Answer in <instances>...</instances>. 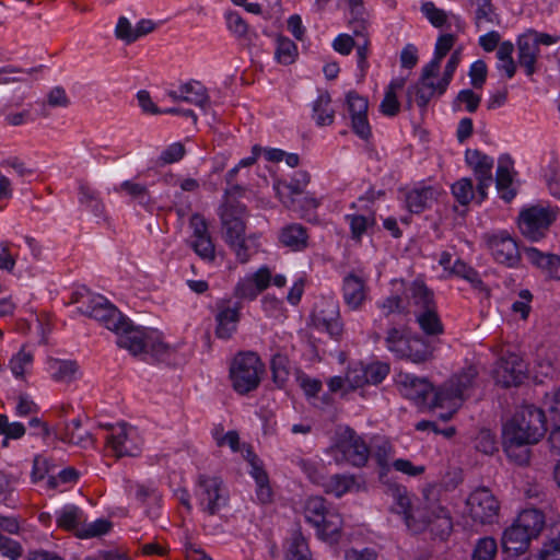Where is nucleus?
<instances>
[{
    "instance_id": "nucleus-30",
    "label": "nucleus",
    "mask_w": 560,
    "mask_h": 560,
    "mask_svg": "<svg viewBox=\"0 0 560 560\" xmlns=\"http://www.w3.org/2000/svg\"><path fill=\"white\" fill-rule=\"evenodd\" d=\"M515 523L536 538L545 526V515L537 509H526L518 514Z\"/></svg>"
},
{
    "instance_id": "nucleus-45",
    "label": "nucleus",
    "mask_w": 560,
    "mask_h": 560,
    "mask_svg": "<svg viewBox=\"0 0 560 560\" xmlns=\"http://www.w3.org/2000/svg\"><path fill=\"white\" fill-rule=\"evenodd\" d=\"M475 448L486 455L498 452V442L493 432L481 429L475 438Z\"/></svg>"
},
{
    "instance_id": "nucleus-9",
    "label": "nucleus",
    "mask_w": 560,
    "mask_h": 560,
    "mask_svg": "<svg viewBox=\"0 0 560 560\" xmlns=\"http://www.w3.org/2000/svg\"><path fill=\"white\" fill-rule=\"evenodd\" d=\"M468 513L475 523L492 525L500 516V502L487 487L474 490L466 501Z\"/></svg>"
},
{
    "instance_id": "nucleus-29",
    "label": "nucleus",
    "mask_w": 560,
    "mask_h": 560,
    "mask_svg": "<svg viewBox=\"0 0 560 560\" xmlns=\"http://www.w3.org/2000/svg\"><path fill=\"white\" fill-rule=\"evenodd\" d=\"M60 440L81 447H88L94 444L93 436L82 429L79 419H74L66 424L63 432L60 433Z\"/></svg>"
},
{
    "instance_id": "nucleus-2",
    "label": "nucleus",
    "mask_w": 560,
    "mask_h": 560,
    "mask_svg": "<svg viewBox=\"0 0 560 560\" xmlns=\"http://www.w3.org/2000/svg\"><path fill=\"white\" fill-rule=\"evenodd\" d=\"M395 503L393 510L404 515L409 529L415 533L430 529L441 539H445L452 532L453 522L448 511L436 500L425 497V500L417 508L411 506L410 498L405 489L396 488L393 491Z\"/></svg>"
},
{
    "instance_id": "nucleus-39",
    "label": "nucleus",
    "mask_w": 560,
    "mask_h": 560,
    "mask_svg": "<svg viewBox=\"0 0 560 560\" xmlns=\"http://www.w3.org/2000/svg\"><path fill=\"white\" fill-rule=\"evenodd\" d=\"M410 299L412 303L419 307V312L436 308L432 291H430L423 283L418 281L413 282L410 287Z\"/></svg>"
},
{
    "instance_id": "nucleus-3",
    "label": "nucleus",
    "mask_w": 560,
    "mask_h": 560,
    "mask_svg": "<svg viewBox=\"0 0 560 560\" xmlns=\"http://www.w3.org/2000/svg\"><path fill=\"white\" fill-rule=\"evenodd\" d=\"M478 369L475 365H468L451 377L434 394L435 407H446L451 409L447 416L441 415L443 420H448L460 406L462 401L469 396L470 390L476 385Z\"/></svg>"
},
{
    "instance_id": "nucleus-48",
    "label": "nucleus",
    "mask_w": 560,
    "mask_h": 560,
    "mask_svg": "<svg viewBox=\"0 0 560 560\" xmlns=\"http://www.w3.org/2000/svg\"><path fill=\"white\" fill-rule=\"evenodd\" d=\"M3 434L5 438L2 442V446H8V439H20L25 434V428L20 422L10 423L5 415H0V435Z\"/></svg>"
},
{
    "instance_id": "nucleus-53",
    "label": "nucleus",
    "mask_w": 560,
    "mask_h": 560,
    "mask_svg": "<svg viewBox=\"0 0 560 560\" xmlns=\"http://www.w3.org/2000/svg\"><path fill=\"white\" fill-rule=\"evenodd\" d=\"M451 273L462 277L469 281L475 288L482 287V280L480 279L478 272L471 267L467 266L462 260H456L451 268Z\"/></svg>"
},
{
    "instance_id": "nucleus-1",
    "label": "nucleus",
    "mask_w": 560,
    "mask_h": 560,
    "mask_svg": "<svg viewBox=\"0 0 560 560\" xmlns=\"http://www.w3.org/2000/svg\"><path fill=\"white\" fill-rule=\"evenodd\" d=\"M545 410L534 405L521 406L502 430L503 448L517 465L529 463V445L536 444L547 431Z\"/></svg>"
},
{
    "instance_id": "nucleus-28",
    "label": "nucleus",
    "mask_w": 560,
    "mask_h": 560,
    "mask_svg": "<svg viewBox=\"0 0 560 560\" xmlns=\"http://www.w3.org/2000/svg\"><path fill=\"white\" fill-rule=\"evenodd\" d=\"M406 85L405 78L394 79L385 91L384 98L380 105V110L383 115L394 117L398 115L400 110V103L397 97V93L401 91Z\"/></svg>"
},
{
    "instance_id": "nucleus-64",
    "label": "nucleus",
    "mask_w": 560,
    "mask_h": 560,
    "mask_svg": "<svg viewBox=\"0 0 560 560\" xmlns=\"http://www.w3.org/2000/svg\"><path fill=\"white\" fill-rule=\"evenodd\" d=\"M540 560H560V538H553L546 542L540 550Z\"/></svg>"
},
{
    "instance_id": "nucleus-17",
    "label": "nucleus",
    "mask_w": 560,
    "mask_h": 560,
    "mask_svg": "<svg viewBox=\"0 0 560 560\" xmlns=\"http://www.w3.org/2000/svg\"><path fill=\"white\" fill-rule=\"evenodd\" d=\"M117 335V345L127 349L132 355L143 353L149 348V339L143 329L133 327L125 318L121 327L114 330Z\"/></svg>"
},
{
    "instance_id": "nucleus-40",
    "label": "nucleus",
    "mask_w": 560,
    "mask_h": 560,
    "mask_svg": "<svg viewBox=\"0 0 560 560\" xmlns=\"http://www.w3.org/2000/svg\"><path fill=\"white\" fill-rule=\"evenodd\" d=\"M330 95L328 92L322 93L314 103V113L319 126L331 125L335 112L330 108Z\"/></svg>"
},
{
    "instance_id": "nucleus-12",
    "label": "nucleus",
    "mask_w": 560,
    "mask_h": 560,
    "mask_svg": "<svg viewBox=\"0 0 560 560\" xmlns=\"http://www.w3.org/2000/svg\"><path fill=\"white\" fill-rule=\"evenodd\" d=\"M526 366L523 359L516 353H506L500 358L493 376L497 384L503 387L517 386L525 380Z\"/></svg>"
},
{
    "instance_id": "nucleus-25",
    "label": "nucleus",
    "mask_w": 560,
    "mask_h": 560,
    "mask_svg": "<svg viewBox=\"0 0 560 560\" xmlns=\"http://www.w3.org/2000/svg\"><path fill=\"white\" fill-rule=\"evenodd\" d=\"M432 355L433 348L425 339L417 335H410L399 359H406L413 363H422L430 360Z\"/></svg>"
},
{
    "instance_id": "nucleus-15",
    "label": "nucleus",
    "mask_w": 560,
    "mask_h": 560,
    "mask_svg": "<svg viewBox=\"0 0 560 560\" xmlns=\"http://www.w3.org/2000/svg\"><path fill=\"white\" fill-rule=\"evenodd\" d=\"M487 244L498 262L508 267H516L521 261L518 246L510 235H491L488 237Z\"/></svg>"
},
{
    "instance_id": "nucleus-20",
    "label": "nucleus",
    "mask_w": 560,
    "mask_h": 560,
    "mask_svg": "<svg viewBox=\"0 0 560 560\" xmlns=\"http://www.w3.org/2000/svg\"><path fill=\"white\" fill-rule=\"evenodd\" d=\"M397 384L400 393L408 399L425 402L432 394L431 384L424 380L409 374H400Z\"/></svg>"
},
{
    "instance_id": "nucleus-14",
    "label": "nucleus",
    "mask_w": 560,
    "mask_h": 560,
    "mask_svg": "<svg viewBox=\"0 0 560 560\" xmlns=\"http://www.w3.org/2000/svg\"><path fill=\"white\" fill-rule=\"evenodd\" d=\"M467 164L472 168L476 179L478 180L477 191L480 200L487 196L486 189L492 183L493 161L479 150L468 149L465 153Z\"/></svg>"
},
{
    "instance_id": "nucleus-4",
    "label": "nucleus",
    "mask_w": 560,
    "mask_h": 560,
    "mask_svg": "<svg viewBox=\"0 0 560 560\" xmlns=\"http://www.w3.org/2000/svg\"><path fill=\"white\" fill-rule=\"evenodd\" d=\"M264 373L265 364L254 352L237 353L230 365L232 387L241 395H246L257 389Z\"/></svg>"
},
{
    "instance_id": "nucleus-52",
    "label": "nucleus",
    "mask_w": 560,
    "mask_h": 560,
    "mask_svg": "<svg viewBox=\"0 0 560 560\" xmlns=\"http://www.w3.org/2000/svg\"><path fill=\"white\" fill-rule=\"evenodd\" d=\"M347 220L350 223L352 238L358 241L368 231L369 226H372L375 223L373 217H364L359 214L347 215Z\"/></svg>"
},
{
    "instance_id": "nucleus-18",
    "label": "nucleus",
    "mask_w": 560,
    "mask_h": 560,
    "mask_svg": "<svg viewBox=\"0 0 560 560\" xmlns=\"http://www.w3.org/2000/svg\"><path fill=\"white\" fill-rule=\"evenodd\" d=\"M310 183L307 172L298 171L289 183L283 182L278 185V196L285 208L295 210L296 197H300Z\"/></svg>"
},
{
    "instance_id": "nucleus-11",
    "label": "nucleus",
    "mask_w": 560,
    "mask_h": 560,
    "mask_svg": "<svg viewBox=\"0 0 560 560\" xmlns=\"http://www.w3.org/2000/svg\"><path fill=\"white\" fill-rule=\"evenodd\" d=\"M197 486V497L203 511L209 515H215L221 505L228 501V497L223 493V481L219 477L200 475Z\"/></svg>"
},
{
    "instance_id": "nucleus-36",
    "label": "nucleus",
    "mask_w": 560,
    "mask_h": 560,
    "mask_svg": "<svg viewBox=\"0 0 560 560\" xmlns=\"http://www.w3.org/2000/svg\"><path fill=\"white\" fill-rule=\"evenodd\" d=\"M410 331L407 327H393L386 332L385 343L387 349L399 358L402 349L407 345V340L410 337Z\"/></svg>"
},
{
    "instance_id": "nucleus-38",
    "label": "nucleus",
    "mask_w": 560,
    "mask_h": 560,
    "mask_svg": "<svg viewBox=\"0 0 560 560\" xmlns=\"http://www.w3.org/2000/svg\"><path fill=\"white\" fill-rule=\"evenodd\" d=\"M272 381L278 387H284L290 376L289 358L282 353H276L270 362Z\"/></svg>"
},
{
    "instance_id": "nucleus-46",
    "label": "nucleus",
    "mask_w": 560,
    "mask_h": 560,
    "mask_svg": "<svg viewBox=\"0 0 560 560\" xmlns=\"http://www.w3.org/2000/svg\"><path fill=\"white\" fill-rule=\"evenodd\" d=\"M127 440V424H119L116 433L107 438V446H109L117 457L130 455L131 453L125 447Z\"/></svg>"
},
{
    "instance_id": "nucleus-59",
    "label": "nucleus",
    "mask_w": 560,
    "mask_h": 560,
    "mask_svg": "<svg viewBox=\"0 0 560 560\" xmlns=\"http://www.w3.org/2000/svg\"><path fill=\"white\" fill-rule=\"evenodd\" d=\"M364 369L366 372L368 384L374 385L381 383L389 372L388 365L380 362L364 365Z\"/></svg>"
},
{
    "instance_id": "nucleus-43",
    "label": "nucleus",
    "mask_w": 560,
    "mask_h": 560,
    "mask_svg": "<svg viewBox=\"0 0 560 560\" xmlns=\"http://www.w3.org/2000/svg\"><path fill=\"white\" fill-rule=\"evenodd\" d=\"M298 55L295 44L287 38L279 36L277 39L276 58L282 65H291Z\"/></svg>"
},
{
    "instance_id": "nucleus-49",
    "label": "nucleus",
    "mask_w": 560,
    "mask_h": 560,
    "mask_svg": "<svg viewBox=\"0 0 560 560\" xmlns=\"http://www.w3.org/2000/svg\"><path fill=\"white\" fill-rule=\"evenodd\" d=\"M452 192L455 199L463 206H467L474 198L472 180L462 178L452 186Z\"/></svg>"
},
{
    "instance_id": "nucleus-50",
    "label": "nucleus",
    "mask_w": 560,
    "mask_h": 560,
    "mask_svg": "<svg viewBox=\"0 0 560 560\" xmlns=\"http://www.w3.org/2000/svg\"><path fill=\"white\" fill-rule=\"evenodd\" d=\"M511 184L512 176L509 168L500 164L497 171V187L505 201H511L515 196L514 191L510 189Z\"/></svg>"
},
{
    "instance_id": "nucleus-32",
    "label": "nucleus",
    "mask_w": 560,
    "mask_h": 560,
    "mask_svg": "<svg viewBox=\"0 0 560 560\" xmlns=\"http://www.w3.org/2000/svg\"><path fill=\"white\" fill-rule=\"evenodd\" d=\"M471 5L476 7L475 22L477 27H483L491 24H499L500 19L495 12L491 0H471Z\"/></svg>"
},
{
    "instance_id": "nucleus-8",
    "label": "nucleus",
    "mask_w": 560,
    "mask_h": 560,
    "mask_svg": "<svg viewBox=\"0 0 560 560\" xmlns=\"http://www.w3.org/2000/svg\"><path fill=\"white\" fill-rule=\"evenodd\" d=\"M558 211L550 207L533 206L521 211L518 228L528 240L537 242L544 238L557 219Z\"/></svg>"
},
{
    "instance_id": "nucleus-22",
    "label": "nucleus",
    "mask_w": 560,
    "mask_h": 560,
    "mask_svg": "<svg viewBox=\"0 0 560 560\" xmlns=\"http://www.w3.org/2000/svg\"><path fill=\"white\" fill-rule=\"evenodd\" d=\"M240 305L231 307L226 303L218 305V313L215 315V335L218 338L229 339L236 330L240 320Z\"/></svg>"
},
{
    "instance_id": "nucleus-55",
    "label": "nucleus",
    "mask_w": 560,
    "mask_h": 560,
    "mask_svg": "<svg viewBox=\"0 0 560 560\" xmlns=\"http://www.w3.org/2000/svg\"><path fill=\"white\" fill-rule=\"evenodd\" d=\"M545 408L548 413L549 420L557 425L560 423V389L553 392L551 395L547 394L545 398Z\"/></svg>"
},
{
    "instance_id": "nucleus-5",
    "label": "nucleus",
    "mask_w": 560,
    "mask_h": 560,
    "mask_svg": "<svg viewBox=\"0 0 560 560\" xmlns=\"http://www.w3.org/2000/svg\"><path fill=\"white\" fill-rule=\"evenodd\" d=\"M71 303L78 304V311L102 322L109 330L121 327L125 316L103 296H94L90 291L83 290L72 294Z\"/></svg>"
},
{
    "instance_id": "nucleus-63",
    "label": "nucleus",
    "mask_w": 560,
    "mask_h": 560,
    "mask_svg": "<svg viewBox=\"0 0 560 560\" xmlns=\"http://www.w3.org/2000/svg\"><path fill=\"white\" fill-rule=\"evenodd\" d=\"M456 102L464 104L469 113H475L480 105L481 96L472 90H463L457 94Z\"/></svg>"
},
{
    "instance_id": "nucleus-61",
    "label": "nucleus",
    "mask_w": 560,
    "mask_h": 560,
    "mask_svg": "<svg viewBox=\"0 0 560 560\" xmlns=\"http://www.w3.org/2000/svg\"><path fill=\"white\" fill-rule=\"evenodd\" d=\"M234 294L238 299L254 300L259 294L258 290L254 287V282L249 277L238 281L235 287Z\"/></svg>"
},
{
    "instance_id": "nucleus-37",
    "label": "nucleus",
    "mask_w": 560,
    "mask_h": 560,
    "mask_svg": "<svg viewBox=\"0 0 560 560\" xmlns=\"http://www.w3.org/2000/svg\"><path fill=\"white\" fill-rule=\"evenodd\" d=\"M417 322L425 335L438 336L443 334V324L438 315L436 308L419 312Z\"/></svg>"
},
{
    "instance_id": "nucleus-35",
    "label": "nucleus",
    "mask_w": 560,
    "mask_h": 560,
    "mask_svg": "<svg viewBox=\"0 0 560 560\" xmlns=\"http://www.w3.org/2000/svg\"><path fill=\"white\" fill-rule=\"evenodd\" d=\"M48 369L51 377L56 382H70L72 381L78 365L74 361H62L58 359H51L48 361Z\"/></svg>"
},
{
    "instance_id": "nucleus-51",
    "label": "nucleus",
    "mask_w": 560,
    "mask_h": 560,
    "mask_svg": "<svg viewBox=\"0 0 560 560\" xmlns=\"http://www.w3.org/2000/svg\"><path fill=\"white\" fill-rule=\"evenodd\" d=\"M346 383H347L348 389H350V390H354V389L368 384L364 364L357 363V364L350 366L346 374Z\"/></svg>"
},
{
    "instance_id": "nucleus-21",
    "label": "nucleus",
    "mask_w": 560,
    "mask_h": 560,
    "mask_svg": "<svg viewBox=\"0 0 560 560\" xmlns=\"http://www.w3.org/2000/svg\"><path fill=\"white\" fill-rule=\"evenodd\" d=\"M533 538H535L533 535H529L528 532H525L523 528L518 527V524L514 522V524L505 529L503 534V552L509 553L510 556H518L524 553Z\"/></svg>"
},
{
    "instance_id": "nucleus-54",
    "label": "nucleus",
    "mask_w": 560,
    "mask_h": 560,
    "mask_svg": "<svg viewBox=\"0 0 560 560\" xmlns=\"http://www.w3.org/2000/svg\"><path fill=\"white\" fill-rule=\"evenodd\" d=\"M460 59H462L460 50L459 49L454 50L446 63L443 77L440 80V94H443L446 91L450 82L452 81V78H453V74H454L456 68L460 62Z\"/></svg>"
},
{
    "instance_id": "nucleus-7",
    "label": "nucleus",
    "mask_w": 560,
    "mask_h": 560,
    "mask_svg": "<svg viewBox=\"0 0 560 560\" xmlns=\"http://www.w3.org/2000/svg\"><path fill=\"white\" fill-rule=\"evenodd\" d=\"M331 453L338 464H350L362 467L368 463L370 448L364 440L350 428H346L337 435Z\"/></svg>"
},
{
    "instance_id": "nucleus-24",
    "label": "nucleus",
    "mask_w": 560,
    "mask_h": 560,
    "mask_svg": "<svg viewBox=\"0 0 560 560\" xmlns=\"http://www.w3.org/2000/svg\"><path fill=\"white\" fill-rule=\"evenodd\" d=\"M168 96L174 101H183L199 107L209 103L207 90L199 82H187L179 86V91H170Z\"/></svg>"
},
{
    "instance_id": "nucleus-58",
    "label": "nucleus",
    "mask_w": 560,
    "mask_h": 560,
    "mask_svg": "<svg viewBox=\"0 0 560 560\" xmlns=\"http://www.w3.org/2000/svg\"><path fill=\"white\" fill-rule=\"evenodd\" d=\"M0 552L2 556L10 558V560H16L22 556L23 549L18 541L0 533Z\"/></svg>"
},
{
    "instance_id": "nucleus-33",
    "label": "nucleus",
    "mask_w": 560,
    "mask_h": 560,
    "mask_svg": "<svg viewBox=\"0 0 560 560\" xmlns=\"http://www.w3.org/2000/svg\"><path fill=\"white\" fill-rule=\"evenodd\" d=\"M435 192L433 187H422L411 190L406 197L409 210L415 213H420L429 206V202L435 198Z\"/></svg>"
},
{
    "instance_id": "nucleus-27",
    "label": "nucleus",
    "mask_w": 560,
    "mask_h": 560,
    "mask_svg": "<svg viewBox=\"0 0 560 560\" xmlns=\"http://www.w3.org/2000/svg\"><path fill=\"white\" fill-rule=\"evenodd\" d=\"M308 233L306 228L299 223H292L281 229L279 241L292 250H303L308 246Z\"/></svg>"
},
{
    "instance_id": "nucleus-42",
    "label": "nucleus",
    "mask_w": 560,
    "mask_h": 560,
    "mask_svg": "<svg viewBox=\"0 0 560 560\" xmlns=\"http://www.w3.org/2000/svg\"><path fill=\"white\" fill-rule=\"evenodd\" d=\"M250 241L252 237L244 234V236L226 241L225 243L235 253L237 260L241 264H245L249 260L250 256L255 252Z\"/></svg>"
},
{
    "instance_id": "nucleus-26",
    "label": "nucleus",
    "mask_w": 560,
    "mask_h": 560,
    "mask_svg": "<svg viewBox=\"0 0 560 560\" xmlns=\"http://www.w3.org/2000/svg\"><path fill=\"white\" fill-rule=\"evenodd\" d=\"M518 63L525 68L526 74L532 75L535 71V63L540 48L536 45V39L527 34L522 35L517 42Z\"/></svg>"
},
{
    "instance_id": "nucleus-23",
    "label": "nucleus",
    "mask_w": 560,
    "mask_h": 560,
    "mask_svg": "<svg viewBox=\"0 0 560 560\" xmlns=\"http://www.w3.org/2000/svg\"><path fill=\"white\" fill-rule=\"evenodd\" d=\"M527 260L541 269L549 278L560 280V256L546 254L535 247L524 249Z\"/></svg>"
},
{
    "instance_id": "nucleus-47",
    "label": "nucleus",
    "mask_w": 560,
    "mask_h": 560,
    "mask_svg": "<svg viewBox=\"0 0 560 560\" xmlns=\"http://www.w3.org/2000/svg\"><path fill=\"white\" fill-rule=\"evenodd\" d=\"M195 253L203 260L209 262L215 259V246L212 242L211 235L192 240L190 243Z\"/></svg>"
},
{
    "instance_id": "nucleus-41",
    "label": "nucleus",
    "mask_w": 560,
    "mask_h": 560,
    "mask_svg": "<svg viewBox=\"0 0 560 560\" xmlns=\"http://www.w3.org/2000/svg\"><path fill=\"white\" fill-rule=\"evenodd\" d=\"M455 44V36L452 34H444L439 37L434 58L429 62L425 67L429 68V71H438L440 72L441 61L448 54V51L453 48Z\"/></svg>"
},
{
    "instance_id": "nucleus-31",
    "label": "nucleus",
    "mask_w": 560,
    "mask_h": 560,
    "mask_svg": "<svg viewBox=\"0 0 560 560\" xmlns=\"http://www.w3.org/2000/svg\"><path fill=\"white\" fill-rule=\"evenodd\" d=\"M287 560H312L311 550L305 537L295 530L287 542Z\"/></svg>"
},
{
    "instance_id": "nucleus-56",
    "label": "nucleus",
    "mask_w": 560,
    "mask_h": 560,
    "mask_svg": "<svg viewBox=\"0 0 560 560\" xmlns=\"http://www.w3.org/2000/svg\"><path fill=\"white\" fill-rule=\"evenodd\" d=\"M348 109L351 117L362 116L368 114L369 103L368 100L355 92H349L347 95Z\"/></svg>"
},
{
    "instance_id": "nucleus-60",
    "label": "nucleus",
    "mask_w": 560,
    "mask_h": 560,
    "mask_svg": "<svg viewBox=\"0 0 560 560\" xmlns=\"http://www.w3.org/2000/svg\"><path fill=\"white\" fill-rule=\"evenodd\" d=\"M487 65L483 60L475 61L469 70V77L471 79V85L475 89H481L487 79Z\"/></svg>"
},
{
    "instance_id": "nucleus-6",
    "label": "nucleus",
    "mask_w": 560,
    "mask_h": 560,
    "mask_svg": "<svg viewBox=\"0 0 560 560\" xmlns=\"http://www.w3.org/2000/svg\"><path fill=\"white\" fill-rule=\"evenodd\" d=\"M304 516L310 524L317 528L322 538L337 540L342 528V518L339 513L326 506L324 498H308L304 504Z\"/></svg>"
},
{
    "instance_id": "nucleus-16",
    "label": "nucleus",
    "mask_w": 560,
    "mask_h": 560,
    "mask_svg": "<svg viewBox=\"0 0 560 560\" xmlns=\"http://www.w3.org/2000/svg\"><path fill=\"white\" fill-rule=\"evenodd\" d=\"M370 289L366 280L354 272L348 273L342 281V298L351 311H359L365 304Z\"/></svg>"
},
{
    "instance_id": "nucleus-62",
    "label": "nucleus",
    "mask_w": 560,
    "mask_h": 560,
    "mask_svg": "<svg viewBox=\"0 0 560 560\" xmlns=\"http://www.w3.org/2000/svg\"><path fill=\"white\" fill-rule=\"evenodd\" d=\"M80 513L75 506L65 510L57 521L58 526L66 530L74 529L79 523Z\"/></svg>"
},
{
    "instance_id": "nucleus-19",
    "label": "nucleus",
    "mask_w": 560,
    "mask_h": 560,
    "mask_svg": "<svg viewBox=\"0 0 560 560\" xmlns=\"http://www.w3.org/2000/svg\"><path fill=\"white\" fill-rule=\"evenodd\" d=\"M313 322L317 329L326 331L331 338L339 340L345 331V325L340 318L337 305L330 304L328 310H320L313 315Z\"/></svg>"
},
{
    "instance_id": "nucleus-57",
    "label": "nucleus",
    "mask_w": 560,
    "mask_h": 560,
    "mask_svg": "<svg viewBox=\"0 0 560 560\" xmlns=\"http://www.w3.org/2000/svg\"><path fill=\"white\" fill-rule=\"evenodd\" d=\"M421 10L435 27H442L447 21L445 11L436 8L433 2L423 3Z\"/></svg>"
},
{
    "instance_id": "nucleus-10",
    "label": "nucleus",
    "mask_w": 560,
    "mask_h": 560,
    "mask_svg": "<svg viewBox=\"0 0 560 560\" xmlns=\"http://www.w3.org/2000/svg\"><path fill=\"white\" fill-rule=\"evenodd\" d=\"M246 207L228 191L226 200L220 212L222 234L225 242L246 234Z\"/></svg>"
},
{
    "instance_id": "nucleus-34",
    "label": "nucleus",
    "mask_w": 560,
    "mask_h": 560,
    "mask_svg": "<svg viewBox=\"0 0 560 560\" xmlns=\"http://www.w3.org/2000/svg\"><path fill=\"white\" fill-rule=\"evenodd\" d=\"M354 485L355 479L353 476L337 474L330 476L322 486L324 487L325 492L340 498L345 493L349 492Z\"/></svg>"
},
{
    "instance_id": "nucleus-44",
    "label": "nucleus",
    "mask_w": 560,
    "mask_h": 560,
    "mask_svg": "<svg viewBox=\"0 0 560 560\" xmlns=\"http://www.w3.org/2000/svg\"><path fill=\"white\" fill-rule=\"evenodd\" d=\"M498 552L495 539L483 537L479 539L471 555V560H493Z\"/></svg>"
},
{
    "instance_id": "nucleus-13",
    "label": "nucleus",
    "mask_w": 560,
    "mask_h": 560,
    "mask_svg": "<svg viewBox=\"0 0 560 560\" xmlns=\"http://www.w3.org/2000/svg\"><path fill=\"white\" fill-rule=\"evenodd\" d=\"M439 74L438 71H429L428 67H424L419 81L408 88L407 97L408 106L415 101L421 108H425L429 102L434 97L435 94H440V81L435 84L433 79Z\"/></svg>"
}]
</instances>
